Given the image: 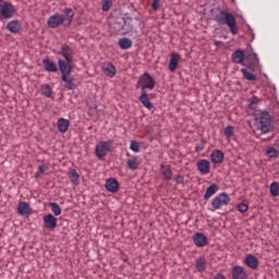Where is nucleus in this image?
Returning <instances> with one entry per match:
<instances>
[{
  "instance_id": "nucleus-18",
  "label": "nucleus",
  "mask_w": 279,
  "mask_h": 279,
  "mask_svg": "<svg viewBox=\"0 0 279 279\" xmlns=\"http://www.w3.org/2000/svg\"><path fill=\"white\" fill-rule=\"evenodd\" d=\"M223 158H226V156L222 150L216 149L210 154V160L214 165H221V162H223Z\"/></svg>"
},
{
  "instance_id": "nucleus-44",
  "label": "nucleus",
  "mask_w": 279,
  "mask_h": 279,
  "mask_svg": "<svg viewBox=\"0 0 279 279\" xmlns=\"http://www.w3.org/2000/svg\"><path fill=\"white\" fill-rule=\"evenodd\" d=\"M214 279H226V276L221 275V274H218L215 276Z\"/></svg>"
},
{
  "instance_id": "nucleus-30",
  "label": "nucleus",
  "mask_w": 279,
  "mask_h": 279,
  "mask_svg": "<svg viewBox=\"0 0 279 279\" xmlns=\"http://www.w3.org/2000/svg\"><path fill=\"white\" fill-rule=\"evenodd\" d=\"M118 45L121 49L128 50V49H132L133 43H132V39L123 37L119 39Z\"/></svg>"
},
{
  "instance_id": "nucleus-46",
  "label": "nucleus",
  "mask_w": 279,
  "mask_h": 279,
  "mask_svg": "<svg viewBox=\"0 0 279 279\" xmlns=\"http://www.w3.org/2000/svg\"><path fill=\"white\" fill-rule=\"evenodd\" d=\"M257 101H258V98L253 97V101H252V104H257Z\"/></svg>"
},
{
  "instance_id": "nucleus-32",
  "label": "nucleus",
  "mask_w": 279,
  "mask_h": 279,
  "mask_svg": "<svg viewBox=\"0 0 279 279\" xmlns=\"http://www.w3.org/2000/svg\"><path fill=\"white\" fill-rule=\"evenodd\" d=\"M126 165L131 171H136L138 169V157H131L128 159Z\"/></svg>"
},
{
  "instance_id": "nucleus-35",
  "label": "nucleus",
  "mask_w": 279,
  "mask_h": 279,
  "mask_svg": "<svg viewBox=\"0 0 279 279\" xmlns=\"http://www.w3.org/2000/svg\"><path fill=\"white\" fill-rule=\"evenodd\" d=\"M265 154L268 156V158H278L279 156L278 149H276L274 146L267 147Z\"/></svg>"
},
{
  "instance_id": "nucleus-29",
  "label": "nucleus",
  "mask_w": 279,
  "mask_h": 279,
  "mask_svg": "<svg viewBox=\"0 0 279 279\" xmlns=\"http://www.w3.org/2000/svg\"><path fill=\"white\" fill-rule=\"evenodd\" d=\"M217 191H219V186H217V184L213 183L211 185H209L205 192L204 195V199H210V197H213V195H215L217 193Z\"/></svg>"
},
{
  "instance_id": "nucleus-33",
  "label": "nucleus",
  "mask_w": 279,
  "mask_h": 279,
  "mask_svg": "<svg viewBox=\"0 0 279 279\" xmlns=\"http://www.w3.org/2000/svg\"><path fill=\"white\" fill-rule=\"evenodd\" d=\"M196 269L201 274L206 271V258L199 257L198 259H196Z\"/></svg>"
},
{
  "instance_id": "nucleus-39",
  "label": "nucleus",
  "mask_w": 279,
  "mask_h": 279,
  "mask_svg": "<svg viewBox=\"0 0 279 279\" xmlns=\"http://www.w3.org/2000/svg\"><path fill=\"white\" fill-rule=\"evenodd\" d=\"M110 8H112V0H102V7H101L102 12H108Z\"/></svg>"
},
{
  "instance_id": "nucleus-43",
  "label": "nucleus",
  "mask_w": 279,
  "mask_h": 279,
  "mask_svg": "<svg viewBox=\"0 0 279 279\" xmlns=\"http://www.w3.org/2000/svg\"><path fill=\"white\" fill-rule=\"evenodd\" d=\"M174 180H175L177 184H184V177H182L180 174L177 175Z\"/></svg>"
},
{
  "instance_id": "nucleus-9",
  "label": "nucleus",
  "mask_w": 279,
  "mask_h": 279,
  "mask_svg": "<svg viewBox=\"0 0 279 279\" xmlns=\"http://www.w3.org/2000/svg\"><path fill=\"white\" fill-rule=\"evenodd\" d=\"M57 53L62 56L66 62H73V48L69 45H63Z\"/></svg>"
},
{
  "instance_id": "nucleus-45",
  "label": "nucleus",
  "mask_w": 279,
  "mask_h": 279,
  "mask_svg": "<svg viewBox=\"0 0 279 279\" xmlns=\"http://www.w3.org/2000/svg\"><path fill=\"white\" fill-rule=\"evenodd\" d=\"M38 171L39 173H45V166H39Z\"/></svg>"
},
{
  "instance_id": "nucleus-10",
  "label": "nucleus",
  "mask_w": 279,
  "mask_h": 279,
  "mask_svg": "<svg viewBox=\"0 0 279 279\" xmlns=\"http://www.w3.org/2000/svg\"><path fill=\"white\" fill-rule=\"evenodd\" d=\"M44 223L45 228H47L48 230H54V228H58V218H56L51 214H48L44 216Z\"/></svg>"
},
{
  "instance_id": "nucleus-21",
  "label": "nucleus",
  "mask_w": 279,
  "mask_h": 279,
  "mask_svg": "<svg viewBox=\"0 0 279 279\" xmlns=\"http://www.w3.org/2000/svg\"><path fill=\"white\" fill-rule=\"evenodd\" d=\"M69 125H71V122L64 118L59 119L57 122V128L61 134H66V132H69Z\"/></svg>"
},
{
  "instance_id": "nucleus-19",
  "label": "nucleus",
  "mask_w": 279,
  "mask_h": 279,
  "mask_svg": "<svg viewBox=\"0 0 279 279\" xmlns=\"http://www.w3.org/2000/svg\"><path fill=\"white\" fill-rule=\"evenodd\" d=\"M105 186L109 193L119 192V181L117 179H108Z\"/></svg>"
},
{
  "instance_id": "nucleus-20",
  "label": "nucleus",
  "mask_w": 279,
  "mask_h": 279,
  "mask_svg": "<svg viewBox=\"0 0 279 279\" xmlns=\"http://www.w3.org/2000/svg\"><path fill=\"white\" fill-rule=\"evenodd\" d=\"M7 29L11 32V34H19L21 32V22H19V20L10 21L7 24Z\"/></svg>"
},
{
  "instance_id": "nucleus-3",
  "label": "nucleus",
  "mask_w": 279,
  "mask_h": 279,
  "mask_svg": "<svg viewBox=\"0 0 279 279\" xmlns=\"http://www.w3.org/2000/svg\"><path fill=\"white\" fill-rule=\"evenodd\" d=\"M214 21L219 25H227L233 36L239 34V26L236 25V17L234 14L226 11H219Z\"/></svg>"
},
{
  "instance_id": "nucleus-11",
  "label": "nucleus",
  "mask_w": 279,
  "mask_h": 279,
  "mask_svg": "<svg viewBox=\"0 0 279 279\" xmlns=\"http://www.w3.org/2000/svg\"><path fill=\"white\" fill-rule=\"evenodd\" d=\"M232 279H247V272L242 266H234L231 270Z\"/></svg>"
},
{
  "instance_id": "nucleus-7",
  "label": "nucleus",
  "mask_w": 279,
  "mask_h": 279,
  "mask_svg": "<svg viewBox=\"0 0 279 279\" xmlns=\"http://www.w3.org/2000/svg\"><path fill=\"white\" fill-rule=\"evenodd\" d=\"M228 204H230V195H228L226 192H222L213 199V210H221V208H223V206H228Z\"/></svg>"
},
{
  "instance_id": "nucleus-24",
  "label": "nucleus",
  "mask_w": 279,
  "mask_h": 279,
  "mask_svg": "<svg viewBox=\"0 0 279 279\" xmlns=\"http://www.w3.org/2000/svg\"><path fill=\"white\" fill-rule=\"evenodd\" d=\"M68 177L70 179V182L74 184V186H80V173H77V170L71 169L68 172Z\"/></svg>"
},
{
  "instance_id": "nucleus-37",
  "label": "nucleus",
  "mask_w": 279,
  "mask_h": 279,
  "mask_svg": "<svg viewBox=\"0 0 279 279\" xmlns=\"http://www.w3.org/2000/svg\"><path fill=\"white\" fill-rule=\"evenodd\" d=\"M223 134H225L227 141H231V138L234 136V126L228 125V126L223 130Z\"/></svg>"
},
{
  "instance_id": "nucleus-34",
  "label": "nucleus",
  "mask_w": 279,
  "mask_h": 279,
  "mask_svg": "<svg viewBox=\"0 0 279 279\" xmlns=\"http://www.w3.org/2000/svg\"><path fill=\"white\" fill-rule=\"evenodd\" d=\"M241 73L245 80L248 82H256V75L250 72L247 69H241Z\"/></svg>"
},
{
  "instance_id": "nucleus-22",
  "label": "nucleus",
  "mask_w": 279,
  "mask_h": 279,
  "mask_svg": "<svg viewBox=\"0 0 279 279\" xmlns=\"http://www.w3.org/2000/svg\"><path fill=\"white\" fill-rule=\"evenodd\" d=\"M44 69L45 71H48V73H58V65L49 59L43 60Z\"/></svg>"
},
{
  "instance_id": "nucleus-17",
  "label": "nucleus",
  "mask_w": 279,
  "mask_h": 279,
  "mask_svg": "<svg viewBox=\"0 0 279 279\" xmlns=\"http://www.w3.org/2000/svg\"><path fill=\"white\" fill-rule=\"evenodd\" d=\"M244 263L250 269H253V271H255V269H258V258H256V256L252 254L246 255Z\"/></svg>"
},
{
  "instance_id": "nucleus-36",
  "label": "nucleus",
  "mask_w": 279,
  "mask_h": 279,
  "mask_svg": "<svg viewBox=\"0 0 279 279\" xmlns=\"http://www.w3.org/2000/svg\"><path fill=\"white\" fill-rule=\"evenodd\" d=\"M270 195L272 197H278L279 195V183L274 181L269 186Z\"/></svg>"
},
{
  "instance_id": "nucleus-4",
  "label": "nucleus",
  "mask_w": 279,
  "mask_h": 279,
  "mask_svg": "<svg viewBox=\"0 0 279 279\" xmlns=\"http://www.w3.org/2000/svg\"><path fill=\"white\" fill-rule=\"evenodd\" d=\"M136 88H141L142 93L154 90V88H156V81L149 73L145 72L142 76H140Z\"/></svg>"
},
{
  "instance_id": "nucleus-1",
  "label": "nucleus",
  "mask_w": 279,
  "mask_h": 279,
  "mask_svg": "<svg viewBox=\"0 0 279 279\" xmlns=\"http://www.w3.org/2000/svg\"><path fill=\"white\" fill-rule=\"evenodd\" d=\"M63 14L56 13L48 17L47 25L50 27V29H56V27H60L63 23H65L66 26L71 25L73 23V17L75 16V12H73V9L65 8L62 10Z\"/></svg>"
},
{
  "instance_id": "nucleus-26",
  "label": "nucleus",
  "mask_w": 279,
  "mask_h": 279,
  "mask_svg": "<svg viewBox=\"0 0 279 279\" xmlns=\"http://www.w3.org/2000/svg\"><path fill=\"white\" fill-rule=\"evenodd\" d=\"M233 62L235 64H243V60H245V54L243 53V50H236L231 56Z\"/></svg>"
},
{
  "instance_id": "nucleus-15",
  "label": "nucleus",
  "mask_w": 279,
  "mask_h": 279,
  "mask_svg": "<svg viewBox=\"0 0 279 279\" xmlns=\"http://www.w3.org/2000/svg\"><path fill=\"white\" fill-rule=\"evenodd\" d=\"M181 57L178 52H171L170 62H169V71L174 73L175 69H178V64H180Z\"/></svg>"
},
{
  "instance_id": "nucleus-2",
  "label": "nucleus",
  "mask_w": 279,
  "mask_h": 279,
  "mask_svg": "<svg viewBox=\"0 0 279 279\" xmlns=\"http://www.w3.org/2000/svg\"><path fill=\"white\" fill-rule=\"evenodd\" d=\"M274 132V122L271 116L267 112L259 113L255 119V136H263V134H269Z\"/></svg>"
},
{
  "instance_id": "nucleus-40",
  "label": "nucleus",
  "mask_w": 279,
  "mask_h": 279,
  "mask_svg": "<svg viewBox=\"0 0 279 279\" xmlns=\"http://www.w3.org/2000/svg\"><path fill=\"white\" fill-rule=\"evenodd\" d=\"M247 60H251L252 66H256V64H258V57L256 56V53L250 54L247 57Z\"/></svg>"
},
{
  "instance_id": "nucleus-47",
  "label": "nucleus",
  "mask_w": 279,
  "mask_h": 279,
  "mask_svg": "<svg viewBox=\"0 0 279 279\" xmlns=\"http://www.w3.org/2000/svg\"><path fill=\"white\" fill-rule=\"evenodd\" d=\"M3 193V186L0 184V195Z\"/></svg>"
},
{
  "instance_id": "nucleus-31",
  "label": "nucleus",
  "mask_w": 279,
  "mask_h": 279,
  "mask_svg": "<svg viewBox=\"0 0 279 279\" xmlns=\"http://www.w3.org/2000/svg\"><path fill=\"white\" fill-rule=\"evenodd\" d=\"M49 208L51 209V213H53L54 217H60L62 215V207L58 203H49Z\"/></svg>"
},
{
  "instance_id": "nucleus-28",
  "label": "nucleus",
  "mask_w": 279,
  "mask_h": 279,
  "mask_svg": "<svg viewBox=\"0 0 279 279\" xmlns=\"http://www.w3.org/2000/svg\"><path fill=\"white\" fill-rule=\"evenodd\" d=\"M17 213L19 215H22V216L29 215L31 213L29 204H27L26 202H20V204L17 205Z\"/></svg>"
},
{
  "instance_id": "nucleus-27",
  "label": "nucleus",
  "mask_w": 279,
  "mask_h": 279,
  "mask_svg": "<svg viewBox=\"0 0 279 279\" xmlns=\"http://www.w3.org/2000/svg\"><path fill=\"white\" fill-rule=\"evenodd\" d=\"M61 80H62V82L65 83V88H66L68 90H73V89H75V80L69 77V74L62 75V76H61Z\"/></svg>"
},
{
  "instance_id": "nucleus-14",
  "label": "nucleus",
  "mask_w": 279,
  "mask_h": 279,
  "mask_svg": "<svg viewBox=\"0 0 279 279\" xmlns=\"http://www.w3.org/2000/svg\"><path fill=\"white\" fill-rule=\"evenodd\" d=\"M160 174L166 182H169V180H173V170H171V166L169 165H160Z\"/></svg>"
},
{
  "instance_id": "nucleus-42",
  "label": "nucleus",
  "mask_w": 279,
  "mask_h": 279,
  "mask_svg": "<svg viewBox=\"0 0 279 279\" xmlns=\"http://www.w3.org/2000/svg\"><path fill=\"white\" fill-rule=\"evenodd\" d=\"M151 8L155 12H158L160 10V0H153Z\"/></svg>"
},
{
  "instance_id": "nucleus-41",
  "label": "nucleus",
  "mask_w": 279,
  "mask_h": 279,
  "mask_svg": "<svg viewBox=\"0 0 279 279\" xmlns=\"http://www.w3.org/2000/svg\"><path fill=\"white\" fill-rule=\"evenodd\" d=\"M236 208H238L239 213H247L248 207H247V204L240 203V204H238Z\"/></svg>"
},
{
  "instance_id": "nucleus-25",
  "label": "nucleus",
  "mask_w": 279,
  "mask_h": 279,
  "mask_svg": "<svg viewBox=\"0 0 279 279\" xmlns=\"http://www.w3.org/2000/svg\"><path fill=\"white\" fill-rule=\"evenodd\" d=\"M40 90H41V95H44V97H47L48 99L53 98V88H51V85L43 84L40 87Z\"/></svg>"
},
{
  "instance_id": "nucleus-16",
  "label": "nucleus",
  "mask_w": 279,
  "mask_h": 279,
  "mask_svg": "<svg viewBox=\"0 0 279 279\" xmlns=\"http://www.w3.org/2000/svg\"><path fill=\"white\" fill-rule=\"evenodd\" d=\"M102 72L105 75H107V77H114V75H117V68L114 64H112V62L107 61L102 64Z\"/></svg>"
},
{
  "instance_id": "nucleus-13",
  "label": "nucleus",
  "mask_w": 279,
  "mask_h": 279,
  "mask_svg": "<svg viewBox=\"0 0 279 279\" xmlns=\"http://www.w3.org/2000/svg\"><path fill=\"white\" fill-rule=\"evenodd\" d=\"M196 167L202 175H207V173H210V161H208L207 159L198 160Z\"/></svg>"
},
{
  "instance_id": "nucleus-38",
  "label": "nucleus",
  "mask_w": 279,
  "mask_h": 279,
  "mask_svg": "<svg viewBox=\"0 0 279 279\" xmlns=\"http://www.w3.org/2000/svg\"><path fill=\"white\" fill-rule=\"evenodd\" d=\"M130 149L135 154H138V151H141V144H138L136 141H131Z\"/></svg>"
},
{
  "instance_id": "nucleus-6",
  "label": "nucleus",
  "mask_w": 279,
  "mask_h": 279,
  "mask_svg": "<svg viewBox=\"0 0 279 279\" xmlns=\"http://www.w3.org/2000/svg\"><path fill=\"white\" fill-rule=\"evenodd\" d=\"M112 149V140L102 141L98 143L95 147V154L99 160H104L108 156V151Z\"/></svg>"
},
{
  "instance_id": "nucleus-23",
  "label": "nucleus",
  "mask_w": 279,
  "mask_h": 279,
  "mask_svg": "<svg viewBox=\"0 0 279 279\" xmlns=\"http://www.w3.org/2000/svg\"><path fill=\"white\" fill-rule=\"evenodd\" d=\"M140 101L141 104H143L144 108H147V110L154 109V104L149 101V96H147V92H142L140 96Z\"/></svg>"
},
{
  "instance_id": "nucleus-12",
  "label": "nucleus",
  "mask_w": 279,
  "mask_h": 279,
  "mask_svg": "<svg viewBox=\"0 0 279 279\" xmlns=\"http://www.w3.org/2000/svg\"><path fill=\"white\" fill-rule=\"evenodd\" d=\"M73 62L64 61L62 59H59V70L61 71L62 75H71V71H73V66L71 65Z\"/></svg>"
},
{
  "instance_id": "nucleus-8",
  "label": "nucleus",
  "mask_w": 279,
  "mask_h": 279,
  "mask_svg": "<svg viewBox=\"0 0 279 279\" xmlns=\"http://www.w3.org/2000/svg\"><path fill=\"white\" fill-rule=\"evenodd\" d=\"M192 239L196 247H206L208 245V238L202 232L194 233Z\"/></svg>"
},
{
  "instance_id": "nucleus-5",
  "label": "nucleus",
  "mask_w": 279,
  "mask_h": 279,
  "mask_svg": "<svg viewBox=\"0 0 279 279\" xmlns=\"http://www.w3.org/2000/svg\"><path fill=\"white\" fill-rule=\"evenodd\" d=\"M14 14H16V8L5 0H0V21L13 19Z\"/></svg>"
}]
</instances>
